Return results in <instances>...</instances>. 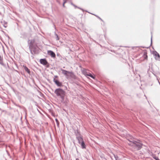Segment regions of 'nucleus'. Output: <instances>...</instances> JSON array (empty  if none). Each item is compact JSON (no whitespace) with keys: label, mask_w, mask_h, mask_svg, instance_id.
<instances>
[{"label":"nucleus","mask_w":160,"mask_h":160,"mask_svg":"<svg viewBox=\"0 0 160 160\" xmlns=\"http://www.w3.org/2000/svg\"><path fill=\"white\" fill-rule=\"evenodd\" d=\"M87 75L89 76L92 78H94V77L91 74H87Z\"/></svg>","instance_id":"14"},{"label":"nucleus","mask_w":160,"mask_h":160,"mask_svg":"<svg viewBox=\"0 0 160 160\" xmlns=\"http://www.w3.org/2000/svg\"><path fill=\"white\" fill-rule=\"evenodd\" d=\"M23 67L24 69L29 74L30 73V71L28 68L26 66H23Z\"/></svg>","instance_id":"11"},{"label":"nucleus","mask_w":160,"mask_h":160,"mask_svg":"<svg viewBox=\"0 0 160 160\" xmlns=\"http://www.w3.org/2000/svg\"><path fill=\"white\" fill-rule=\"evenodd\" d=\"M129 141L130 143H129L128 144L133 147L136 150H139L142 148V144L140 142L139 140H138V141H137L131 138Z\"/></svg>","instance_id":"1"},{"label":"nucleus","mask_w":160,"mask_h":160,"mask_svg":"<svg viewBox=\"0 0 160 160\" xmlns=\"http://www.w3.org/2000/svg\"><path fill=\"white\" fill-rule=\"evenodd\" d=\"M71 5H73L74 7L75 8H77V6H76L74 4L72 3H71Z\"/></svg>","instance_id":"16"},{"label":"nucleus","mask_w":160,"mask_h":160,"mask_svg":"<svg viewBox=\"0 0 160 160\" xmlns=\"http://www.w3.org/2000/svg\"><path fill=\"white\" fill-rule=\"evenodd\" d=\"M79 144L81 145V147L82 148H83V149L85 148L86 145H85L83 141L81 142Z\"/></svg>","instance_id":"10"},{"label":"nucleus","mask_w":160,"mask_h":160,"mask_svg":"<svg viewBox=\"0 0 160 160\" xmlns=\"http://www.w3.org/2000/svg\"><path fill=\"white\" fill-rule=\"evenodd\" d=\"M77 138L78 140V142L79 144H80L81 142L83 141L82 138L81 136H77Z\"/></svg>","instance_id":"9"},{"label":"nucleus","mask_w":160,"mask_h":160,"mask_svg":"<svg viewBox=\"0 0 160 160\" xmlns=\"http://www.w3.org/2000/svg\"><path fill=\"white\" fill-rule=\"evenodd\" d=\"M34 41L33 40H29L28 42L29 44V48L30 51V52L31 54H32V47L33 43H34Z\"/></svg>","instance_id":"4"},{"label":"nucleus","mask_w":160,"mask_h":160,"mask_svg":"<svg viewBox=\"0 0 160 160\" xmlns=\"http://www.w3.org/2000/svg\"><path fill=\"white\" fill-rule=\"evenodd\" d=\"M78 8L82 10V9L81 8Z\"/></svg>","instance_id":"26"},{"label":"nucleus","mask_w":160,"mask_h":160,"mask_svg":"<svg viewBox=\"0 0 160 160\" xmlns=\"http://www.w3.org/2000/svg\"><path fill=\"white\" fill-rule=\"evenodd\" d=\"M5 23L6 24V23H7V22H5Z\"/></svg>","instance_id":"28"},{"label":"nucleus","mask_w":160,"mask_h":160,"mask_svg":"<svg viewBox=\"0 0 160 160\" xmlns=\"http://www.w3.org/2000/svg\"><path fill=\"white\" fill-rule=\"evenodd\" d=\"M157 158H158V157H156L155 158H154L156 160H158L157 159Z\"/></svg>","instance_id":"21"},{"label":"nucleus","mask_w":160,"mask_h":160,"mask_svg":"<svg viewBox=\"0 0 160 160\" xmlns=\"http://www.w3.org/2000/svg\"><path fill=\"white\" fill-rule=\"evenodd\" d=\"M95 16H96L98 18H99L101 20H102V19H101V18H100L99 17H98V16H97L96 15H95Z\"/></svg>","instance_id":"18"},{"label":"nucleus","mask_w":160,"mask_h":160,"mask_svg":"<svg viewBox=\"0 0 160 160\" xmlns=\"http://www.w3.org/2000/svg\"><path fill=\"white\" fill-rule=\"evenodd\" d=\"M153 54L154 56H155V59L156 60L160 61V56L157 51H153Z\"/></svg>","instance_id":"5"},{"label":"nucleus","mask_w":160,"mask_h":160,"mask_svg":"<svg viewBox=\"0 0 160 160\" xmlns=\"http://www.w3.org/2000/svg\"><path fill=\"white\" fill-rule=\"evenodd\" d=\"M55 35L56 36V39L57 40H59V38L58 35L56 33H55Z\"/></svg>","instance_id":"13"},{"label":"nucleus","mask_w":160,"mask_h":160,"mask_svg":"<svg viewBox=\"0 0 160 160\" xmlns=\"http://www.w3.org/2000/svg\"><path fill=\"white\" fill-rule=\"evenodd\" d=\"M157 159H158V160H160L158 159V158H157Z\"/></svg>","instance_id":"27"},{"label":"nucleus","mask_w":160,"mask_h":160,"mask_svg":"<svg viewBox=\"0 0 160 160\" xmlns=\"http://www.w3.org/2000/svg\"><path fill=\"white\" fill-rule=\"evenodd\" d=\"M40 63L43 65H45L48 64V62L45 59H41L40 60Z\"/></svg>","instance_id":"7"},{"label":"nucleus","mask_w":160,"mask_h":160,"mask_svg":"<svg viewBox=\"0 0 160 160\" xmlns=\"http://www.w3.org/2000/svg\"><path fill=\"white\" fill-rule=\"evenodd\" d=\"M2 59V58L1 56H0V60H1Z\"/></svg>","instance_id":"24"},{"label":"nucleus","mask_w":160,"mask_h":160,"mask_svg":"<svg viewBox=\"0 0 160 160\" xmlns=\"http://www.w3.org/2000/svg\"><path fill=\"white\" fill-rule=\"evenodd\" d=\"M61 70L62 71V73L67 78H68L69 76H71V74H72V72L68 71L62 69H61Z\"/></svg>","instance_id":"3"},{"label":"nucleus","mask_w":160,"mask_h":160,"mask_svg":"<svg viewBox=\"0 0 160 160\" xmlns=\"http://www.w3.org/2000/svg\"><path fill=\"white\" fill-rule=\"evenodd\" d=\"M151 44H152V36L151 37Z\"/></svg>","instance_id":"20"},{"label":"nucleus","mask_w":160,"mask_h":160,"mask_svg":"<svg viewBox=\"0 0 160 160\" xmlns=\"http://www.w3.org/2000/svg\"><path fill=\"white\" fill-rule=\"evenodd\" d=\"M55 120H56V122H57V123L58 124V119H55Z\"/></svg>","instance_id":"19"},{"label":"nucleus","mask_w":160,"mask_h":160,"mask_svg":"<svg viewBox=\"0 0 160 160\" xmlns=\"http://www.w3.org/2000/svg\"><path fill=\"white\" fill-rule=\"evenodd\" d=\"M54 93L58 96L61 98L62 100H64L65 92L61 88L57 89L54 91Z\"/></svg>","instance_id":"2"},{"label":"nucleus","mask_w":160,"mask_h":160,"mask_svg":"<svg viewBox=\"0 0 160 160\" xmlns=\"http://www.w3.org/2000/svg\"><path fill=\"white\" fill-rule=\"evenodd\" d=\"M114 157L115 158L116 160H121V159L119 158L117 155H114Z\"/></svg>","instance_id":"12"},{"label":"nucleus","mask_w":160,"mask_h":160,"mask_svg":"<svg viewBox=\"0 0 160 160\" xmlns=\"http://www.w3.org/2000/svg\"><path fill=\"white\" fill-rule=\"evenodd\" d=\"M64 4H64V3H63V6L64 7H65V5H64Z\"/></svg>","instance_id":"23"},{"label":"nucleus","mask_w":160,"mask_h":160,"mask_svg":"<svg viewBox=\"0 0 160 160\" xmlns=\"http://www.w3.org/2000/svg\"><path fill=\"white\" fill-rule=\"evenodd\" d=\"M48 54L50 55L52 58H54L56 55L55 53L52 51L49 50L48 51Z\"/></svg>","instance_id":"6"},{"label":"nucleus","mask_w":160,"mask_h":160,"mask_svg":"<svg viewBox=\"0 0 160 160\" xmlns=\"http://www.w3.org/2000/svg\"><path fill=\"white\" fill-rule=\"evenodd\" d=\"M3 26L5 27V28H6L7 27V26H6L5 25H3Z\"/></svg>","instance_id":"22"},{"label":"nucleus","mask_w":160,"mask_h":160,"mask_svg":"<svg viewBox=\"0 0 160 160\" xmlns=\"http://www.w3.org/2000/svg\"><path fill=\"white\" fill-rule=\"evenodd\" d=\"M55 83L58 87H60L62 86V83L61 82H59L58 80H56L55 79L53 80Z\"/></svg>","instance_id":"8"},{"label":"nucleus","mask_w":160,"mask_h":160,"mask_svg":"<svg viewBox=\"0 0 160 160\" xmlns=\"http://www.w3.org/2000/svg\"><path fill=\"white\" fill-rule=\"evenodd\" d=\"M0 64L2 66H4V64H3L2 61L1 60H0Z\"/></svg>","instance_id":"15"},{"label":"nucleus","mask_w":160,"mask_h":160,"mask_svg":"<svg viewBox=\"0 0 160 160\" xmlns=\"http://www.w3.org/2000/svg\"><path fill=\"white\" fill-rule=\"evenodd\" d=\"M76 160H79V159L78 158L76 159Z\"/></svg>","instance_id":"25"},{"label":"nucleus","mask_w":160,"mask_h":160,"mask_svg":"<svg viewBox=\"0 0 160 160\" xmlns=\"http://www.w3.org/2000/svg\"><path fill=\"white\" fill-rule=\"evenodd\" d=\"M63 0V2L64 4H65L66 2H67V0Z\"/></svg>","instance_id":"17"}]
</instances>
